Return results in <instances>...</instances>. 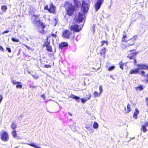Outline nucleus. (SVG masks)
<instances>
[{
  "label": "nucleus",
  "instance_id": "obj_1",
  "mask_svg": "<svg viewBox=\"0 0 148 148\" xmlns=\"http://www.w3.org/2000/svg\"><path fill=\"white\" fill-rule=\"evenodd\" d=\"M66 12L69 16H71L73 14L75 11V7L72 4L68 1L66 2L64 5Z\"/></svg>",
  "mask_w": 148,
  "mask_h": 148
},
{
  "label": "nucleus",
  "instance_id": "obj_2",
  "mask_svg": "<svg viewBox=\"0 0 148 148\" xmlns=\"http://www.w3.org/2000/svg\"><path fill=\"white\" fill-rule=\"evenodd\" d=\"M138 67V68L131 69L129 72L130 74H138L139 73L140 70H145V64H140L136 65Z\"/></svg>",
  "mask_w": 148,
  "mask_h": 148
},
{
  "label": "nucleus",
  "instance_id": "obj_3",
  "mask_svg": "<svg viewBox=\"0 0 148 148\" xmlns=\"http://www.w3.org/2000/svg\"><path fill=\"white\" fill-rule=\"evenodd\" d=\"M85 16L81 13H79L77 15H76L75 17V20L77 23H80L83 20Z\"/></svg>",
  "mask_w": 148,
  "mask_h": 148
},
{
  "label": "nucleus",
  "instance_id": "obj_4",
  "mask_svg": "<svg viewBox=\"0 0 148 148\" xmlns=\"http://www.w3.org/2000/svg\"><path fill=\"white\" fill-rule=\"evenodd\" d=\"M82 27L76 24L71 25L70 27V29L74 32H78L82 29Z\"/></svg>",
  "mask_w": 148,
  "mask_h": 148
},
{
  "label": "nucleus",
  "instance_id": "obj_5",
  "mask_svg": "<svg viewBox=\"0 0 148 148\" xmlns=\"http://www.w3.org/2000/svg\"><path fill=\"white\" fill-rule=\"evenodd\" d=\"M38 24L37 28V31L39 32L43 33L44 32L43 29L45 27V26L41 22H39Z\"/></svg>",
  "mask_w": 148,
  "mask_h": 148
},
{
  "label": "nucleus",
  "instance_id": "obj_6",
  "mask_svg": "<svg viewBox=\"0 0 148 148\" xmlns=\"http://www.w3.org/2000/svg\"><path fill=\"white\" fill-rule=\"evenodd\" d=\"M39 15H36L34 14L32 16L31 19L33 23L38 24L39 22H41L39 18Z\"/></svg>",
  "mask_w": 148,
  "mask_h": 148
},
{
  "label": "nucleus",
  "instance_id": "obj_7",
  "mask_svg": "<svg viewBox=\"0 0 148 148\" xmlns=\"http://www.w3.org/2000/svg\"><path fill=\"white\" fill-rule=\"evenodd\" d=\"M89 6L88 4L85 3L84 1H82L81 9L84 13L87 12L89 9Z\"/></svg>",
  "mask_w": 148,
  "mask_h": 148
},
{
  "label": "nucleus",
  "instance_id": "obj_8",
  "mask_svg": "<svg viewBox=\"0 0 148 148\" xmlns=\"http://www.w3.org/2000/svg\"><path fill=\"white\" fill-rule=\"evenodd\" d=\"M1 139L4 141H6L9 139V136L7 132L5 131H3L1 135Z\"/></svg>",
  "mask_w": 148,
  "mask_h": 148
},
{
  "label": "nucleus",
  "instance_id": "obj_9",
  "mask_svg": "<svg viewBox=\"0 0 148 148\" xmlns=\"http://www.w3.org/2000/svg\"><path fill=\"white\" fill-rule=\"evenodd\" d=\"M71 35V33L69 30H66L63 33V36L66 38H69Z\"/></svg>",
  "mask_w": 148,
  "mask_h": 148
},
{
  "label": "nucleus",
  "instance_id": "obj_10",
  "mask_svg": "<svg viewBox=\"0 0 148 148\" xmlns=\"http://www.w3.org/2000/svg\"><path fill=\"white\" fill-rule=\"evenodd\" d=\"M102 1L103 0H98L97 2L95 5L96 11H97L100 8L101 5Z\"/></svg>",
  "mask_w": 148,
  "mask_h": 148
},
{
  "label": "nucleus",
  "instance_id": "obj_11",
  "mask_svg": "<svg viewBox=\"0 0 148 148\" xmlns=\"http://www.w3.org/2000/svg\"><path fill=\"white\" fill-rule=\"evenodd\" d=\"M138 53L136 52H133L129 53L127 57L130 59H132Z\"/></svg>",
  "mask_w": 148,
  "mask_h": 148
},
{
  "label": "nucleus",
  "instance_id": "obj_12",
  "mask_svg": "<svg viewBox=\"0 0 148 148\" xmlns=\"http://www.w3.org/2000/svg\"><path fill=\"white\" fill-rule=\"evenodd\" d=\"M148 125V121L146 122L144 125H142L141 130L143 131L144 132H146L147 131V129L146 128L147 127Z\"/></svg>",
  "mask_w": 148,
  "mask_h": 148
},
{
  "label": "nucleus",
  "instance_id": "obj_13",
  "mask_svg": "<svg viewBox=\"0 0 148 148\" xmlns=\"http://www.w3.org/2000/svg\"><path fill=\"white\" fill-rule=\"evenodd\" d=\"M55 11V7L52 4H51L50 5L49 12L50 13H54Z\"/></svg>",
  "mask_w": 148,
  "mask_h": 148
},
{
  "label": "nucleus",
  "instance_id": "obj_14",
  "mask_svg": "<svg viewBox=\"0 0 148 148\" xmlns=\"http://www.w3.org/2000/svg\"><path fill=\"white\" fill-rule=\"evenodd\" d=\"M106 53V49L105 48H102L100 50V53L101 56L104 57Z\"/></svg>",
  "mask_w": 148,
  "mask_h": 148
},
{
  "label": "nucleus",
  "instance_id": "obj_15",
  "mask_svg": "<svg viewBox=\"0 0 148 148\" xmlns=\"http://www.w3.org/2000/svg\"><path fill=\"white\" fill-rule=\"evenodd\" d=\"M24 144H26L30 146L34 147L35 148H41L40 147L36 144L35 143H23Z\"/></svg>",
  "mask_w": 148,
  "mask_h": 148
},
{
  "label": "nucleus",
  "instance_id": "obj_16",
  "mask_svg": "<svg viewBox=\"0 0 148 148\" xmlns=\"http://www.w3.org/2000/svg\"><path fill=\"white\" fill-rule=\"evenodd\" d=\"M68 43L66 42H64L62 43L59 45V47L60 49H62L63 47L68 46Z\"/></svg>",
  "mask_w": 148,
  "mask_h": 148
},
{
  "label": "nucleus",
  "instance_id": "obj_17",
  "mask_svg": "<svg viewBox=\"0 0 148 148\" xmlns=\"http://www.w3.org/2000/svg\"><path fill=\"white\" fill-rule=\"evenodd\" d=\"M139 111L138 109L136 108L134 112V118L135 119H136L137 118V115L139 114Z\"/></svg>",
  "mask_w": 148,
  "mask_h": 148
},
{
  "label": "nucleus",
  "instance_id": "obj_18",
  "mask_svg": "<svg viewBox=\"0 0 148 148\" xmlns=\"http://www.w3.org/2000/svg\"><path fill=\"white\" fill-rule=\"evenodd\" d=\"M90 99V96L89 95L88 96V98H84L81 99V101L83 103H84L88 100H89Z\"/></svg>",
  "mask_w": 148,
  "mask_h": 148
},
{
  "label": "nucleus",
  "instance_id": "obj_19",
  "mask_svg": "<svg viewBox=\"0 0 148 148\" xmlns=\"http://www.w3.org/2000/svg\"><path fill=\"white\" fill-rule=\"evenodd\" d=\"M70 97L73 99H76L78 102L79 101V99H80V98L79 97L71 94L70 95Z\"/></svg>",
  "mask_w": 148,
  "mask_h": 148
},
{
  "label": "nucleus",
  "instance_id": "obj_20",
  "mask_svg": "<svg viewBox=\"0 0 148 148\" xmlns=\"http://www.w3.org/2000/svg\"><path fill=\"white\" fill-rule=\"evenodd\" d=\"M93 95L94 97H99L101 94L100 92H98L97 91H95L93 93Z\"/></svg>",
  "mask_w": 148,
  "mask_h": 148
},
{
  "label": "nucleus",
  "instance_id": "obj_21",
  "mask_svg": "<svg viewBox=\"0 0 148 148\" xmlns=\"http://www.w3.org/2000/svg\"><path fill=\"white\" fill-rule=\"evenodd\" d=\"M7 7L5 5H2L1 7V9L4 12H5L7 10Z\"/></svg>",
  "mask_w": 148,
  "mask_h": 148
},
{
  "label": "nucleus",
  "instance_id": "obj_22",
  "mask_svg": "<svg viewBox=\"0 0 148 148\" xmlns=\"http://www.w3.org/2000/svg\"><path fill=\"white\" fill-rule=\"evenodd\" d=\"M127 110L126 111V113H128L131 111V109L130 108V105L128 104L127 106Z\"/></svg>",
  "mask_w": 148,
  "mask_h": 148
},
{
  "label": "nucleus",
  "instance_id": "obj_23",
  "mask_svg": "<svg viewBox=\"0 0 148 148\" xmlns=\"http://www.w3.org/2000/svg\"><path fill=\"white\" fill-rule=\"evenodd\" d=\"M11 82L14 84H21V82L17 81L14 79H12L11 80Z\"/></svg>",
  "mask_w": 148,
  "mask_h": 148
},
{
  "label": "nucleus",
  "instance_id": "obj_24",
  "mask_svg": "<svg viewBox=\"0 0 148 148\" xmlns=\"http://www.w3.org/2000/svg\"><path fill=\"white\" fill-rule=\"evenodd\" d=\"M136 88L137 90H138L139 91H140L143 89L144 87L142 86L141 85H140L137 87Z\"/></svg>",
  "mask_w": 148,
  "mask_h": 148
},
{
  "label": "nucleus",
  "instance_id": "obj_25",
  "mask_svg": "<svg viewBox=\"0 0 148 148\" xmlns=\"http://www.w3.org/2000/svg\"><path fill=\"white\" fill-rule=\"evenodd\" d=\"M98 123L95 122H94L93 125V127L95 129H97L98 127Z\"/></svg>",
  "mask_w": 148,
  "mask_h": 148
},
{
  "label": "nucleus",
  "instance_id": "obj_26",
  "mask_svg": "<svg viewBox=\"0 0 148 148\" xmlns=\"http://www.w3.org/2000/svg\"><path fill=\"white\" fill-rule=\"evenodd\" d=\"M13 136V137L14 138L16 137L17 134L16 133V131L15 130H14L13 131H12L11 132Z\"/></svg>",
  "mask_w": 148,
  "mask_h": 148
},
{
  "label": "nucleus",
  "instance_id": "obj_27",
  "mask_svg": "<svg viewBox=\"0 0 148 148\" xmlns=\"http://www.w3.org/2000/svg\"><path fill=\"white\" fill-rule=\"evenodd\" d=\"M17 126L16 124L14 123H13L11 125V128L13 129L14 130L16 129Z\"/></svg>",
  "mask_w": 148,
  "mask_h": 148
},
{
  "label": "nucleus",
  "instance_id": "obj_28",
  "mask_svg": "<svg viewBox=\"0 0 148 148\" xmlns=\"http://www.w3.org/2000/svg\"><path fill=\"white\" fill-rule=\"evenodd\" d=\"M73 1L75 2V5L76 6H78L79 5H80L81 3L77 1V0H73Z\"/></svg>",
  "mask_w": 148,
  "mask_h": 148
},
{
  "label": "nucleus",
  "instance_id": "obj_29",
  "mask_svg": "<svg viewBox=\"0 0 148 148\" xmlns=\"http://www.w3.org/2000/svg\"><path fill=\"white\" fill-rule=\"evenodd\" d=\"M125 64L123 63L122 62H121L119 63L120 67L122 70L123 69V66Z\"/></svg>",
  "mask_w": 148,
  "mask_h": 148
},
{
  "label": "nucleus",
  "instance_id": "obj_30",
  "mask_svg": "<svg viewBox=\"0 0 148 148\" xmlns=\"http://www.w3.org/2000/svg\"><path fill=\"white\" fill-rule=\"evenodd\" d=\"M101 46H103L104 44H106V45H108L107 42L105 41H102L101 42Z\"/></svg>",
  "mask_w": 148,
  "mask_h": 148
},
{
  "label": "nucleus",
  "instance_id": "obj_31",
  "mask_svg": "<svg viewBox=\"0 0 148 148\" xmlns=\"http://www.w3.org/2000/svg\"><path fill=\"white\" fill-rule=\"evenodd\" d=\"M127 36L125 35H124L123 37L122 38V41L123 42L126 41V39H127Z\"/></svg>",
  "mask_w": 148,
  "mask_h": 148
},
{
  "label": "nucleus",
  "instance_id": "obj_32",
  "mask_svg": "<svg viewBox=\"0 0 148 148\" xmlns=\"http://www.w3.org/2000/svg\"><path fill=\"white\" fill-rule=\"evenodd\" d=\"M12 40L13 42H19V40L18 39L15 38H12Z\"/></svg>",
  "mask_w": 148,
  "mask_h": 148
},
{
  "label": "nucleus",
  "instance_id": "obj_33",
  "mask_svg": "<svg viewBox=\"0 0 148 148\" xmlns=\"http://www.w3.org/2000/svg\"><path fill=\"white\" fill-rule=\"evenodd\" d=\"M99 90L100 91V93L101 94L103 91L102 86L101 85H100L99 87Z\"/></svg>",
  "mask_w": 148,
  "mask_h": 148
},
{
  "label": "nucleus",
  "instance_id": "obj_34",
  "mask_svg": "<svg viewBox=\"0 0 148 148\" xmlns=\"http://www.w3.org/2000/svg\"><path fill=\"white\" fill-rule=\"evenodd\" d=\"M115 68V67L114 66H111L108 69V71H111L113 69H114Z\"/></svg>",
  "mask_w": 148,
  "mask_h": 148
},
{
  "label": "nucleus",
  "instance_id": "obj_35",
  "mask_svg": "<svg viewBox=\"0 0 148 148\" xmlns=\"http://www.w3.org/2000/svg\"><path fill=\"white\" fill-rule=\"evenodd\" d=\"M16 87L17 88H22V85L18 84L16 85Z\"/></svg>",
  "mask_w": 148,
  "mask_h": 148
},
{
  "label": "nucleus",
  "instance_id": "obj_36",
  "mask_svg": "<svg viewBox=\"0 0 148 148\" xmlns=\"http://www.w3.org/2000/svg\"><path fill=\"white\" fill-rule=\"evenodd\" d=\"M32 75L33 77L34 78H35V79H37L38 78V75Z\"/></svg>",
  "mask_w": 148,
  "mask_h": 148
},
{
  "label": "nucleus",
  "instance_id": "obj_37",
  "mask_svg": "<svg viewBox=\"0 0 148 148\" xmlns=\"http://www.w3.org/2000/svg\"><path fill=\"white\" fill-rule=\"evenodd\" d=\"M41 97L42 98H43L44 100L45 99L46 97L44 94H43L42 95H41Z\"/></svg>",
  "mask_w": 148,
  "mask_h": 148
},
{
  "label": "nucleus",
  "instance_id": "obj_38",
  "mask_svg": "<svg viewBox=\"0 0 148 148\" xmlns=\"http://www.w3.org/2000/svg\"><path fill=\"white\" fill-rule=\"evenodd\" d=\"M49 8L48 6L47 5H46L44 8V9L45 10H48L49 11Z\"/></svg>",
  "mask_w": 148,
  "mask_h": 148
},
{
  "label": "nucleus",
  "instance_id": "obj_39",
  "mask_svg": "<svg viewBox=\"0 0 148 148\" xmlns=\"http://www.w3.org/2000/svg\"><path fill=\"white\" fill-rule=\"evenodd\" d=\"M47 50H48V51H51V48L50 47H49V46H47Z\"/></svg>",
  "mask_w": 148,
  "mask_h": 148
},
{
  "label": "nucleus",
  "instance_id": "obj_40",
  "mask_svg": "<svg viewBox=\"0 0 148 148\" xmlns=\"http://www.w3.org/2000/svg\"><path fill=\"white\" fill-rule=\"evenodd\" d=\"M145 64V70H148V65L146 64Z\"/></svg>",
  "mask_w": 148,
  "mask_h": 148
},
{
  "label": "nucleus",
  "instance_id": "obj_41",
  "mask_svg": "<svg viewBox=\"0 0 148 148\" xmlns=\"http://www.w3.org/2000/svg\"><path fill=\"white\" fill-rule=\"evenodd\" d=\"M51 36L53 37H54V38H56V37L57 36H56V34H53V33H52L51 34Z\"/></svg>",
  "mask_w": 148,
  "mask_h": 148
},
{
  "label": "nucleus",
  "instance_id": "obj_42",
  "mask_svg": "<svg viewBox=\"0 0 148 148\" xmlns=\"http://www.w3.org/2000/svg\"><path fill=\"white\" fill-rule=\"evenodd\" d=\"M140 74L143 75L145 74V72L143 71H142L140 72Z\"/></svg>",
  "mask_w": 148,
  "mask_h": 148
},
{
  "label": "nucleus",
  "instance_id": "obj_43",
  "mask_svg": "<svg viewBox=\"0 0 148 148\" xmlns=\"http://www.w3.org/2000/svg\"><path fill=\"white\" fill-rule=\"evenodd\" d=\"M6 48L9 52L10 53L11 52V50L10 48L6 47Z\"/></svg>",
  "mask_w": 148,
  "mask_h": 148
},
{
  "label": "nucleus",
  "instance_id": "obj_44",
  "mask_svg": "<svg viewBox=\"0 0 148 148\" xmlns=\"http://www.w3.org/2000/svg\"><path fill=\"white\" fill-rule=\"evenodd\" d=\"M137 38V36H134L133 37V38H132V39L134 40H135L136 38Z\"/></svg>",
  "mask_w": 148,
  "mask_h": 148
},
{
  "label": "nucleus",
  "instance_id": "obj_45",
  "mask_svg": "<svg viewBox=\"0 0 148 148\" xmlns=\"http://www.w3.org/2000/svg\"><path fill=\"white\" fill-rule=\"evenodd\" d=\"M44 67L46 68H48L51 67V66L49 65H45Z\"/></svg>",
  "mask_w": 148,
  "mask_h": 148
},
{
  "label": "nucleus",
  "instance_id": "obj_46",
  "mask_svg": "<svg viewBox=\"0 0 148 148\" xmlns=\"http://www.w3.org/2000/svg\"><path fill=\"white\" fill-rule=\"evenodd\" d=\"M9 32V30H6V31H5L3 33H2V34H5V33H8Z\"/></svg>",
  "mask_w": 148,
  "mask_h": 148
},
{
  "label": "nucleus",
  "instance_id": "obj_47",
  "mask_svg": "<svg viewBox=\"0 0 148 148\" xmlns=\"http://www.w3.org/2000/svg\"><path fill=\"white\" fill-rule=\"evenodd\" d=\"M56 19H54L53 20V22L56 23L55 24H53L54 26H55L56 24Z\"/></svg>",
  "mask_w": 148,
  "mask_h": 148
},
{
  "label": "nucleus",
  "instance_id": "obj_48",
  "mask_svg": "<svg viewBox=\"0 0 148 148\" xmlns=\"http://www.w3.org/2000/svg\"><path fill=\"white\" fill-rule=\"evenodd\" d=\"M134 44V42H132L131 43H130V44H129V43H127L128 46H129L132 45H133Z\"/></svg>",
  "mask_w": 148,
  "mask_h": 148
},
{
  "label": "nucleus",
  "instance_id": "obj_49",
  "mask_svg": "<svg viewBox=\"0 0 148 148\" xmlns=\"http://www.w3.org/2000/svg\"><path fill=\"white\" fill-rule=\"evenodd\" d=\"M146 101L147 105L148 106V97L146 99Z\"/></svg>",
  "mask_w": 148,
  "mask_h": 148
},
{
  "label": "nucleus",
  "instance_id": "obj_50",
  "mask_svg": "<svg viewBox=\"0 0 148 148\" xmlns=\"http://www.w3.org/2000/svg\"><path fill=\"white\" fill-rule=\"evenodd\" d=\"M145 76H146V81L148 82V74L145 75Z\"/></svg>",
  "mask_w": 148,
  "mask_h": 148
},
{
  "label": "nucleus",
  "instance_id": "obj_51",
  "mask_svg": "<svg viewBox=\"0 0 148 148\" xmlns=\"http://www.w3.org/2000/svg\"><path fill=\"white\" fill-rule=\"evenodd\" d=\"M86 128L88 130H92V129H91L89 126H87L86 127Z\"/></svg>",
  "mask_w": 148,
  "mask_h": 148
},
{
  "label": "nucleus",
  "instance_id": "obj_52",
  "mask_svg": "<svg viewBox=\"0 0 148 148\" xmlns=\"http://www.w3.org/2000/svg\"><path fill=\"white\" fill-rule=\"evenodd\" d=\"M0 50H2L3 51V48L1 46H0Z\"/></svg>",
  "mask_w": 148,
  "mask_h": 148
},
{
  "label": "nucleus",
  "instance_id": "obj_53",
  "mask_svg": "<svg viewBox=\"0 0 148 148\" xmlns=\"http://www.w3.org/2000/svg\"><path fill=\"white\" fill-rule=\"evenodd\" d=\"M24 45L25 46V47L28 49H30V47L29 46H27L26 45L24 44Z\"/></svg>",
  "mask_w": 148,
  "mask_h": 148
},
{
  "label": "nucleus",
  "instance_id": "obj_54",
  "mask_svg": "<svg viewBox=\"0 0 148 148\" xmlns=\"http://www.w3.org/2000/svg\"><path fill=\"white\" fill-rule=\"evenodd\" d=\"M89 95H90V97L91 96V94L90 93H89L88 95H86L87 97L86 98H88V96Z\"/></svg>",
  "mask_w": 148,
  "mask_h": 148
},
{
  "label": "nucleus",
  "instance_id": "obj_55",
  "mask_svg": "<svg viewBox=\"0 0 148 148\" xmlns=\"http://www.w3.org/2000/svg\"><path fill=\"white\" fill-rule=\"evenodd\" d=\"M134 64H136L137 63L136 61V60L134 59Z\"/></svg>",
  "mask_w": 148,
  "mask_h": 148
},
{
  "label": "nucleus",
  "instance_id": "obj_56",
  "mask_svg": "<svg viewBox=\"0 0 148 148\" xmlns=\"http://www.w3.org/2000/svg\"><path fill=\"white\" fill-rule=\"evenodd\" d=\"M68 114L69 115H70V116H71L72 115V113H70V112H69L68 113Z\"/></svg>",
  "mask_w": 148,
  "mask_h": 148
}]
</instances>
